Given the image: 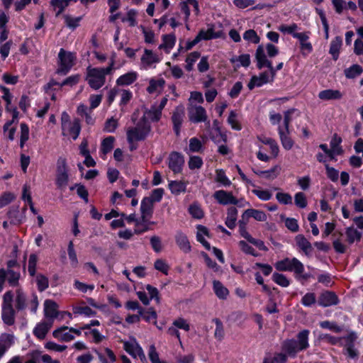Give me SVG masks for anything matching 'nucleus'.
<instances>
[{
    "label": "nucleus",
    "mask_w": 363,
    "mask_h": 363,
    "mask_svg": "<svg viewBox=\"0 0 363 363\" xmlns=\"http://www.w3.org/2000/svg\"><path fill=\"white\" fill-rule=\"evenodd\" d=\"M230 62L233 64L238 63L237 67L242 66L247 67L250 64V56L248 54H243L238 57H233L230 59Z\"/></svg>",
    "instance_id": "c03bdc74"
},
{
    "label": "nucleus",
    "mask_w": 363,
    "mask_h": 363,
    "mask_svg": "<svg viewBox=\"0 0 363 363\" xmlns=\"http://www.w3.org/2000/svg\"><path fill=\"white\" fill-rule=\"evenodd\" d=\"M362 71L361 66L354 65L345 70V74L347 78L352 79L359 75Z\"/></svg>",
    "instance_id": "3c124183"
},
{
    "label": "nucleus",
    "mask_w": 363,
    "mask_h": 363,
    "mask_svg": "<svg viewBox=\"0 0 363 363\" xmlns=\"http://www.w3.org/2000/svg\"><path fill=\"white\" fill-rule=\"evenodd\" d=\"M184 117V107L178 106L173 112L172 120L174 124V130L177 135L179 133L180 128Z\"/></svg>",
    "instance_id": "aec40b11"
},
{
    "label": "nucleus",
    "mask_w": 363,
    "mask_h": 363,
    "mask_svg": "<svg viewBox=\"0 0 363 363\" xmlns=\"http://www.w3.org/2000/svg\"><path fill=\"white\" fill-rule=\"evenodd\" d=\"M309 330H303L298 333L297 340H286L282 344V350L288 355L295 357L301 351L306 350L309 347Z\"/></svg>",
    "instance_id": "20e7f679"
},
{
    "label": "nucleus",
    "mask_w": 363,
    "mask_h": 363,
    "mask_svg": "<svg viewBox=\"0 0 363 363\" xmlns=\"http://www.w3.org/2000/svg\"><path fill=\"white\" fill-rule=\"evenodd\" d=\"M213 291L216 295L220 299L227 298L229 291L226 287H225L221 282L219 281H213Z\"/></svg>",
    "instance_id": "4c0bfd02"
},
{
    "label": "nucleus",
    "mask_w": 363,
    "mask_h": 363,
    "mask_svg": "<svg viewBox=\"0 0 363 363\" xmlns=\"http://www.w3.org/2000/svg\"><path fill=\"white\" fill-rule=\"evenodd\" d=\"M58 57L60 67L57 72L62 74L67 73L74 64L75 55L72 52H66L64 49H60Z\"/></svg>",
    "instance_id": "9d476101"
},
{
    "label": "nucleus",
    "mask_w": 363,
    "mask_h": 363,
    "mask_svg": "<svg viewBox=\"0 0 363 363\" xmlns=\"http://www.w3.org/2000/svg\"><path fill=\"white\" fill-rule=\"evenodd\" d=\"M16 339L13 333H3L0 335V346L8 351L15 344Z\"/></svg>",
    "instance_id": "473e14b6"
},
{
    "label": "nucleus",
    "mask_w": 363,
    "mask_h": 363,
    "mask_svg": "<svg viewBox=\"0 0 363 363\" xmlns=\"http://www.w3.org/2000/svg\"><path fill=\"white\" fill-rule=\"evenodd\" d=\"M318 338L332 345H341L344 347V354L350 359H357L359 357V351L355 347L354 343L357 339L355 333L351 332L347 335L342 337H336L329 334H320Z\"/></svg>",
    "instance_id": "f03ea898"
},
{
    "label": "nucleus",
    "mask_w": 363,
    "mask_h": 363,
    "mask_svg": "<svg viewBox=\"0 0 363 363\" xmlns=\"http://www.w3.org/2000/svg\"><path fill=\"white\" fill-rule=\"evenodd\" d=\"M148 356L152 363H167L161 361L154 345L150 346Z\"/></svg>",
    "instance_id": "774afa93"
},
{
    "label": "nucleus",
    "mask_w": 363,
    "mask_h": 363,
    "mask_svg": "<svg viewBox=\"0 0 363 363\" xmlns=\"http://www.w3.org/2000/svg\"><path fill=\"white\" fill-rule=\"evenodd\" d=\"M203 150V145L201 141L197 138H191L189 140L188 149L186 150L188 154L191 152H201Z\"/></svg>",
    "instance_id": "a19ab883"
},
{
    "label": "nucleus",
    "mask_w": 363,
    "mask_h": 363,
    "mask_svg": "<svg viewBox=\"0 0 363 363\" xmlns=\"http://www.w3.org/2000/svg\"><path fill=\"white\" fill-rule=\"evenodd\" d=\"M278 133L283 147L287 150H291L294 145V142L289 137V130H284L282 126L279 125Z\"/></svg>",
    "instance_id": "c756f323"
},
{
    "label": "nucleus",
    "mask_w": 363,
    "mask_h": 363,
    "mask_svg": "<svg viewBox=\"0 0 363 363\" xmlns=\"http://www.w3.org/2000/svg\"><path fill=\"white\" fill-rule=\"evenodd\" d=\"M52 335L54 337L63 342H69L74 338V336L70 331V328H69L68 327H61L54 330Z\"/></svg>",
    "instance_id": "bb28decb"
},
{
    "label": "nucleus",
    "mask_w": 363,
    "mask_h": 363,
    "mask_svg": "<svg viewBox=\"0 0 363 363\" xmlns=\"http://www.w3.org/2000/svg\"><path fill=\"white\" fill-rule=\"evenodd\" d=\"M281 170V167L280 165H274L271 169L268 170H264V178L269 180H274L279 175Z\"/></svg>",
    "instance_id": "8fccbe9b"
},
{
    "label": "nucleus",
    "mask_w": 363,
    "mask_h": 363,
    "mask_svg": "<svg viewBox=\"0 0 363 363\" xmlns=\"http://www.w3.org/2000/svg\"><path fill=\"white\" fill-rule=\"evenodd\" d=\"M213 322L216 324V329L214 336L218 340H222L224 337V328L222 322L219 319H214Z\"/></svg>",
    "instance_id": "13d9d810"
},
{
    "label": "nucleus",
    "mask_w": 363,
    "mask_h": 363,
    "mask_svg": "<svg viewBox=\"0 0 363 363\" xmlns=\"http://www.w3.org/2000/svg\"><path fill=\"white\" fill-rule=\"evenodd\" d=\"M338 303L335 294L331 291L323 292L318 298V304L323 307H328Z\"/></svg>",
    "instance_id": "6ab92c4d"
},
{
    "label": "nucleus",
    "mask_w": 363,
    "mask_h": 363,
    "mask_svg": "<svg viewBox=\"0 0 363 363\" xmlns=\"http://www.w3.org/2000/svg\"><path fill=\"white\" fill-rule=\"evenodd\" d=\"M52 320L44 319L36 324L33 330V335L39 340H43L52 325Z\"/></svg>",
    "instance_id": "2eb2a0df"
},
{
    "label": "nucleus",
    "mask_w": 363,
    "mask_h": 363,
    "mask_svg": "<svg viewBox=\"0 0 363 363\" xmlns=\"http://www.w3.org/2000/svg\"><path fill=\"white\" fill-rule=\"evenodd\" d=\"M238 217V210L235 207H230L227 211V217L225 219V225L230 229L235 226V222Z\"/></svg>",
    "instance_id": "ea45409f"
},
{
    "label": "nucleus",
    "mask_w": 363,
    "mask_h": 363,
    "mask_svg": "<svg viewBox=\"0 0 363 363\" xmlns=\"http://www.w3.org/2000/svg\"><path fill=\"white\" fill-rule=\"evenodd\" d=\"M115 138L113 136H108L103 140L101 145V152L102 157L106 158V155L110 152L114 147Z\"/></svg>",
    "instance_id": "e433bc0d"
},
{
    "label": "nucleus",
    "mask_w": 363,
    "mask_h": 363,
    "mask_svg": "<svg viewBox=\"0 0 363 363\" xmlns=\"http://www.w3.org/2000/svg\"><path fill=\"white\" fill-rule=\"evenodd\" d=\"M114 69V59L112 58L107 67H91L86 69V81L89 86L98 90L102 87L106 82V76L111 74Z\"/></svg>",
    "instance_id": "7ed1b4c3"
},
{
    "label": "nucleus",
    "mask_w": 363,
    "mask_h": 363,
    "mask_svg": "<svg viewBox=\"0 0 363 363\" xmlns=\"http://www.w3.org/2000/svg\"><path fill=\"white\" fill-rule=\"evenodd\" d=\"M57 304L52 300H46L44 303V313L48 320H52L57 316Z\"/></svg>",
    "instance_id": "b1692460"
},
{
    "label": "nucleus",
    "mask_w": 363,
    "mask_h": 363,
    "mask_svg": "<svg viewBox=\"0 0 363 363\" xmlns=\"http://www.w3.org/2000/svg\"><path fill=\"white\" fill-rule=\"evenodd\" d=\"M165 81L163 78H152L149 82L147 91L149 94H160L164 89Z\"/></svg>",
    "instance_id": "a878e982"
},
{
    "label": "nucleus",
    "mask_w": 363,
    "mask_h": 363,
    "mask_svg": "<svg viewBox=\"0 0 363 363\" xmlns=\"http://www.w3.org/2000/svg\"><path fill=\"white\" fill-rule=\"evenodd\" d=\"M118 94L121 96L120 106L126 105L133 97L132 92L128 89H119Z\"/></svg>",
    "instance_id": "052dcab7"
},
{
    "label": "nucleus",
    "mask_w": 363,
    "mask_h": 363,
    "mask_svg": "<svg viewBox=\"0 0 363 363\" xmlns=\"http://www.w3.org/2000/svg\"><path fill=\"white\" fill-rule=\"evenodd\" d=\"M12 118L8 121L4 125V134L10 140L14 139V135L16 133V127L12 126V124L18 122V112L17 109L12 110Z\"/></svg>",
    "instance_id": "f3484780"
},
{
    "label": "nucleus",
    "mask_w": 363,
    "mask_h": 363,
    "mask_svg": "<svg viewBox=\"0 0 363 363\" xmlns=\"http://www.w3.org/2000/svg\"><path fill=\"white\" fill-rule=\"evenodd\" d=\"M211 139L216 143H220L221 142H225L227 136L223 133L220 129L211 130L210 133Z\"/></svg>",
    "instance_id": "603ef678"
},
{
    "label": "nucleus",
    "mask_w": 363,
    "mask_h": 363,
    "mask_svg": "<svg viewBox=\"0 0 363 363\" xmlns=\"http://www.w3.org/2000/svg\"><path fill=\"white\" fill-rule=\"evenodd\" d=\"M40 357V351L33 350L26 355L25 363H39Z\"/></svg>",
    "instance_id": "680f3d73"
},
{
    "label": "nucleus",
    "mask_w": 363,
    "mask_h": 363,
    "mask_svg": "<svg viewBox=\"0 0 363 363\" xmlns=\"http://www.w3.org/2000/svg\"><path fill=\"white\" fill-rule=\"evenodd\" d=\"M0 90L3 94L2 99L6 103V111L9 112H11V113L12 114V110L16 109V108H13L11 106L12 99H13V95L11 94L9 89L4 86L1 85Z\"/></svg>",
    "instance_id": "79ce46f5"
},
{
    "label": "nucleus",
    "mask_w": 363,
    "mask_h": 363,
    "mask_svg": "<svg viewBox=\"0 0 363 363\" xmlns=\"http://www.w3.org/2000/svg\"><path fill=\"white\" fill-rule=\"evenodd\" d=\"M74 313L84 315L87 317L94 316L96 312L88 306H77L73 309Z\"/></svg>",
    "instance_id": "bf43d9fd"
},
{
    "label": "nucleus",
    "mask_w": 363,
    "mask_h": 363,
    "mask_svg": "<svg viewBox=\"0 0 363 363\" xmlns=\"http://www.w3.org/2000/svg\"><path fill=\"white\" fill-rule=\"evenodd\" d=\"M294 38L298 40L300 43L301 50L303 55H306L312 52L313 46L308 41L309 33H298V34L294 35Z\"/></svg>",
    "instance_id": "a211bd4d"
},
{
    "label": "nucleus",
    "mask_w": 363,
    "mask_h": 363,
    "mask_svg": "<svg viewBox=\"0 0 363 363\" xmlns=\"http://www.w3.org/2000/svg\"><path fill=\"white\" fill-rule=\"evenodd\" d=\"M213 196L220 205H233V203H238L237 198L233 196L231 191L218 190L214 192Z\"/></svg>",
    "instance_id": "ddd939ff"
},
{
    "label": "nucleus",
    "mask_w": 363,
    "mask_h": 363,
    "mask_svg": "<svg viewBox=\"0 0 363 363\" xmlns=\"http://www.w3.org/2000/svg\"><path fill=\"white\" fill-rule=\"evenodd\" d=\"M362 233L357 230L354 226L348 227L345 229L346 242L351 245L361 240Z\"/></svg>",
    "instance_id": "2f4dec72"
},
{
    "label": "nucleus",
    "mask_w": 363,
    "mask_h": 363,
    "mask_svg": "<svg viewBox=\"0 0 363 363\" xmlns=\"http://www.w3.org/2000/svg\"><path fill=\"white\" fill-rule=\"evenodd\" d=\"M162 111L155 106L147 111L143 118V121L151 120L152 121H158L161 117Z\"/></svg>",
    "instance_id": "58836bf2"
},
{
    "label": "nucleus",
    "mask_w": 363,
    "mask_h": 363,
    "mask_svg": "<svg viewBox=\"0 0 363 363\" xmlns=\"http://www.w3.org/2000/svg\"><path fill=\"white\" fill-rule=\"evenodd\" d=\"M297 247L304 252L305 255H309L313 250V247L310 242L303 235H297L295 238Z\"/></svg>",
    "instance_id": "c85d7f7f"
},
{
    "label": "nucleus",
    "mask_w": 363,
    "mask_h": 363,
    "mask_svg": "<svg viewBox=\"0 0 363 363\" xmlns=\"http://www.w3.org/2000/svg\"><path fill=\"white\" fill-rule=\"evenodd\" d=\"M199 39L201 40H208L216 39L222 36L221 31H215L213 26L208 28L207 30H201L197 35Z\"/></svg>",
    "instance_id": "7c9ffc66"
},
{
    "label": "nucleus",
    "mask_w": 363,
    "mask_h": 363,
    "mask_svg": "<svg viewBox=\"0 0 363 363\" xmlns=\"http://www.w3.org/2000/svg\"><path fill=\"white\" fill-rule=\"evenodd\" d=\"M200 57V53L199 52H191L186 59V66L185 68L187 71H191L193 69V66L194 63L197 61V60Z\"/></svg>",
    "instance_id": "864d4df0"
},
{
    "label": "nucleus",
    "mask_w": 363,
    "mask_h": 363,
    "mask_svg": "<svg viewBox=\"0 0 363 363\" xmlns=\"http://www.w3.org/2000/svg\"><path fill=\"white\" fill-rule=\"evenodd\" d=\"M188 112L189 120L193 123L205 122L207 119L206 111L201 106H190Z\"/></svg>",
    "instance_id": "f8f14e48"
},
{
    "label": "nucleus",
    "mask_w": 363,
    "mask_h": 363,
    "mask_svg": "<svg viewBox=\"0 0 363 363\" xmlns=\"http://www.w3.org/2000/svg\"><path fill=\"white\" fill-rule=\"evenodd\" d=\"M123 343V349L133 358H139L143 362L146 361L144 351L135 338L131 337L128 341H124Z\"/></svg>",
    "instance_id": "1a4fd4ad"
},
{
    "label": "nucleus",
    "mask_w": 363,
    "mask_h": 363,
    "mask_svg": "<svg viewBox=\"0 0 363 363\" xmlns=\"http://www.w3.org/2000/svg\"><path fill=\"white\" fill-rule=\"evenodd\" d=\"M176 42V37L174 35H164L163 38V43L160 45V49H164L166 52H169L174 47Z\"/></svg>",
    "instance_id": "a18cd8bd"
},
{
    "label": "nucleus",
    "mask_w": 363,
    "mask_h": 363,
    "mask_svg": "<svg viewBox=\"0 0 363 363\" xmlns=\"http://www.w3.org/2000/svg\"><path fill=\"white\" fill-rule=\"evenodd\" d=\"M69 181L68 168L67 161L65 158L60 157L57 162L56 180L57 186L60 189H65Z\"/></svg>",
    "instance_id": "6e6552de"
},
{
    "label": "nucleus",
    "mask_w": 363,
    "mask_h": 363,
    "mask_svg": "<svg viewBox=\"0 0 363 363\" xmlns=\"http://www.w3.org/2000/svg\"><path fill=\"white\" fill-rule=\"evenodd\" d=\"M342 96V94L339 90L334 89H325L318 94L319 99L324 101L340 99Z\"/></svg>",
    "instance_id": "72a5a7b5"
},
{
    "label": "nucleus",
    "mask_w": 363,
    "mask_h": 363,
    "mask_svg": "<svg viewBox=\"0 0 363 363\" xmlns=\"http://www.w3.org/2000/svg\"><path fill=\"white\" fill-rule=\"evenodd\" d=\"M196 239L201 242L207 250L211 249L210 244L205 240L204 236L208 235V230L203 225H198L197 227Z\"/></svg>",
    "instance_id": "37998d69"
},
{
    "label": "nucleus",
    "mask_w": 363,
    "mask_h": 363,
    "mask_svg": "<svg viewBox=\"0 0 363 363\" xmlns=\"http://www.w3.org/2000/svg\"><path fill=\"white\" fill-rule=\"evenodd\" d=\"M342 40L340 37L335 38L331 42L330 45L329 52L333 56L335 60H337L339 57L340 48L342 47Z\"/></svg>",
    "instance_id": "c9c22d12"
},
{
    "label": "nucleus",
    "mask_w": 363,
    "mask_h": 363,
    "mask_svg": "<svg viewBox=\"0 0 363 363\" xmlns=\"http://www.w3.org/2000/svg\"><path fill=\"white\" fill-rule=\"evenodd\" d=\"M275 268L279 271L294 272L301 274L304 272L303 264L296 258H285L278 261L274 264Z\"/></svg>",
    "instance_id": "0eeeda50"
},
{
    "label": "nucleus",
    "mask_w": 363,
    "mask_h": 363,
    "mask_svg": "<svg viewBox=\"0 0 363 363\" xmlns=\"http://www.w3.org/2000/svg\"><path fill=\"white\" fill-rule=\"evenodd\" d=\"M189 213L196 219H201L203 217V212L198 203H193L189 208Z\"/></svg>",
    "instance_id": "4d7b16f0"
},
{
    "label": "nucleus",
    "mask_w": 363,
    "mask_h": 363,
    "mask_svg": "<svg viewBox=\"0 0 363 363\" xmlns=\"http://www.w3.org/2000/svg\"><path fill=\"white\" fill-rule=\"evenodd\" d=\"M298 28V26L296 23H292L290 25L282 24L280 25L278 28L279 30L282 32L283 33L291 34L294 38L295 34H298V33L296 32Z\"/></svg>",
    "instance_id": "6e6d98bb"
},
{
    "label": "nucleus",
    "mask_w": 363,
    "mask_h": 363,
    "mask_svg": "<svg viewBox=\"0 0 363 363\" xmlns=\"http://www.w3.org/2000/svg\"><path fill=\"white\" fill-rule=\"evenodd\" d=\"M252 192L256 195L261 201H267L272 199V194L268 189H263L260 187H257L252 190Z\"/></svg>",
    "instance_id": "de8ad7c7"
},
{
    "label": "nucleus",
    "mask_w": 363,
    "mask_h": 363,
    "mask_svg": "<svg viewBox=\"0 0 363 363\" xmlns=\"http://www.w3.org/2000/svg\"><path fill=\"white\" fill-rule=\"evenodd\" d=\"M174 240L179 248L184 253H189L191 250V246L186 233L182 230H177L174 235Z\"/></svg>",
    "instance_id": "4468645a"
},
{
    "label": "nucleus",
    "mask_w": 363,
    "mask_h": 363,
    "mask_svg": "<svg viewBox=\"0 0 363 363\" xmlns=\"http://www.w3.org/2000/svg\"><path fill=\"white\" fill-rule=\"evenodd\" d=\"M168 165L174 173H179L182 171V167L184 163L183 156L179 152H172L169 156Z\"/></svg>",
    "instance_id": "dca6fc26"
},
{
    "label": "nucleus",
    "mask_w": 363,
    "mask_h": 363,
    "mask_svg": "<svg viewBox=\"0 0 363 363\" xmlns=\"http://www.w3.org/2000/svg\"><path fill=\"white\" fill-rule=\"evenodd\" d=\"M153 203L145 197L142 200L140 204L141 218L144 222H148L153 213Z\"/></svg>",
    "instance_id": "5701e85b"
},
{
    "label": "nucleus",
    "mask_w": 363,
    "mask_h": 363,
    "mask_svg": "<svg viewBox=\"0 0 363 363\" xmlns=\"http://www.w3.org/2000/svg\"><path fill=\"white\" fill-rule=\"evenodd\" d=\"M215 180L223 186H229L231 184L230 180L226 176L225 172L222 169L216 170Z\"/></svg>",
    "instance_id": "49530a36"
},
{
    "label": "nucleus",
    "mask_w": 363,
    "mask_h": 363,
    "mask_svg": "<svg viewBox=\"0 0 363 363\" xmlns=\"http://www.w3.org/2000/svg\"><path fill=\"white\" fill-rule=\"evenodd\" d=\"M26 306V296L21 289L16 291V307L18 310H23Z\"/></svg>",
    "instance_id": "09e8293b"
},
{
    "label": "nucleus",
    "mask_w": 363,
    "mask_h": 363,
    "mask_svg": "<svg viewBox=\"0 0 363 363\" xmlns=\"http://www.w3.org/2000/svg\"><path fill=\"white\" fill-rule=\"evenodd\" d=\"M62 133L64 136L76 140L81 130L79 121L77 118L71 120L67 113L63 112L61 116Z\"/></svg>",
    "instance_id": "39448f33"
},
{
    "label": "nucleus",
    "mask_w": 363,
    "mask_h": 363,
    "mask_svg": "<svg viewBox=\"0 0 363 363\" xmlns=\"http://www.w3.org/2000/svg\"><path fill=\"white\" fill-rule=\"evenodd\" d=\"M140 318H143L145 321L150 322L154 320V323L157 324V313L155 310L152 308H148L147 311L143 310V315H140Z\"/></svg>",
    "instance_id": "69168bd1"
},
{
    "label": "nucleus",
    "mask_w": 363,
    "mask_h": 363,
    "mask_svg": "<svg viewBox=\"0 0 363 363\" xmlns=\"http://www.w3.org/2000/svg\"><path fill=\"white\" fill-rule=\"evenodd\" d=\"M187 184V182L182 181H171L169 183V189L172 194L179 195L186 191Z\"/></svg>",
    "instance_id": "f704fd0d"
},
{
    "label": "nucleus",
    "mask_w": 363,
    "mask_h": 363,
    "mask_svg": "<svg viewBox=\"0 0 363 363\" xmlns=\"http://www.w3.org/2000/svg\"><path fill=\"white\" fill-rule=\"evenodd\" d=\"M96 353L101 363H114L116 360V356L108 347L104 348L101 351L96 350Z\"/></svg>",
    "instance_id": "cd10ccee"
},
{
    "label": "nucleus",
    "mask_w": 363,
    "mask_h": 363,
    "mask_svg": "<svg viewBox=\"0 0 363 363\" xmlns=\"http://www.w3.org/2000/svg\"><path fill=\"white\" fill-rule=\"evenodd\" d=\"M243 38L245 40L252 43L254 44H257L259 43V37L257 35V33L252 29H249L246 30L243 33Z\"/></svg>",
    "instance_id": "5fc2aeb1"
},
{
    "label": "nucleus",
    "mask_w": 363,
    "mask_h": 363,
    "mask_svg": "<svg viewBox=\"0 0 363 363\" xmlns=\"http://www.w3.org/2000/svg\"><path fill=\"white\" fill-rule=\"evenodd\" d=\"M294 202L301 208H304L307 206L306 197L303 192H298L295 194Z\"/></svg>",
    "instance_id": "338daca9"
},
{
    "label": "nucleus",
    "mask_w": 363,
    "mask_h": 363,
    "mask_svg": "<svg viewBox=\"0 0 363 363\" xmlns=\"http://www.w3.org/2000/svg\"><path fill=\"white\" fill-rule=\"evenodd\" d=\"M320 326L324 329H328L335 333H340L342 328L337 325L335 322L325 320L320 323Z\"/></svg>",
    "instance_id": "e2e57ef3"
},
{
    "label": "nucleus",
    "mask_w": 363,
    "mask_h": 363,
    "mask_svg": "<svg viewBox=\"0 0 363 363\" xmlns=\"http://www.w3.org/2000/svg\"><path fill=\"white\" fill-rule=\"evenodd\" d=\"M273 281L281 286L286 287L289 285V281L284 274L274 273L272 275Z\"/></svg>",
    "instance_id": "0e129e2a"
},
{
    "label": "nucleus",
    "mask_w": 363,
    "mask_h": 363,
    "mask_svg": "<svg viewBox=\"0 0 363 363\" xmlns=\"http://www.w3.org/2000/svg\"><path fill=\"white\" fill-rule=\"evenodd\" d=\"M150 131V125L147 121H142L135 127L131 128L127 130V140L130 144V149H135L133 143L136 141L144 140Z\"/></svg>",
    "instance_id": "423d86ee"
},
{
    "label": "nucleus",
    "mask_w": 363,
    "mask_h": 363,
    "mask_svg": "<svg viewBox=\"0 0 363 363\" xmlns=\"http://www.w3.org/2000/svg\"><path fill=\"white\" fill-rule=\"evenodd\" d=\"M16 312L13 307H1V319L7 326H11L15 323Z\"/></svg>",
    "instance_id": "393cba45"
},
{
    "label": "nucleus",
    "mask_w": 363,
    "mask_h": 363,
    "mask_svg": "<svg viewBox=\"0 0 363 363\" xmlns=\"http://www.w3.org/2000/svg\"><path fill=\"white\" fill-rule=\"evenodd\" d=\"M255 58L257 66L259 69L264 67L268 70L259 74V76H253L248 84V88L252 89L255 86H262V85L272 82L275 76V69L272 66L271 61L268 60L264 53V49L262 45H259L256 50Z\"/></svg>",
    "instance_id": "f257e3e1"
},
{
    "label": "nucleus",
    "mask_w": 363,
    "mask_h": 363,
    "mask_svg": "<svg viewBox=\"0 0 363 363\" xmlns=\"http://www.w3.org/2000/svg\"><path fill=\"white\" fill-rule=\"evenodd\" d=\"M160 60L161 58L159 55L150 50L145 49L140 59L141 67L145 69L155 67V65L159 63Z\"/></svg>",
    "instance_id": "9b49d317"
},
{
    "label": "nucleus",
    "mask_w": 363,
    "mask_h": 363,
    "mask_svg": "<svg viewBox=\"0 0 363 363\" xmlns=\"http://www.w3.org/2000/svg\"><path fill=\"white\" fill-rule=\"evenodd\" d=\"M243 220H248L250 218H253L257 221L264 222L267 219V214L255 208H248L245 210L242 214Z\"/></svg>",
    "instance_id": "412c9836"
},
{
    "label": "nucleus",
    "mask_w": 363,
    "mask_h": 363,
    "mask_svg": "<svg viewBox=\"0 0 363 363\" xmlns=\"http://www.w3.org/2000/svg\"><path fill=\"white\" fill-rule=\"evenodd\" d=\"M138 77V72L130 71L125 74L121 75L116 81V86H126L133 84Z\"/></svg>",
    "instance_id": "4be33fe9"
}]
</instances>
